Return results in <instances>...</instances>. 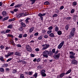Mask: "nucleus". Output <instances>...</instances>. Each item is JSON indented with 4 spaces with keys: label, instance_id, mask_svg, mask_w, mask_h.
I'll use <instances>...</instances> for the list:
<instances>
[{
    "label": "nucleus",
    "instance_id": "473e14b6",
    "mask_svg": "<svg viewBox=\"0 0 78 78\" xmlns=\"http://www.w3.org/2000/svg\"><path fill=\"white\" fill-rule=\"evenodd\" d=\"M8 64H4L3 65V67H8Z\"/></svg>",
    "mask_w": 78,
    "mask_h": 78
},
{
    "label": "nucleus",
    "instance_id": "5701e85b",
    "mask_svg": "<svg viewBox=\"0 0 78 78\" xmlns=\"http://www.w3.org/2000/svg\"><path fill=\"white\" fill-rule=\"evenodd\" d=\"M57 33L58 35H61V34H62V32L61 31H58Z\"/></svg>",
    "mask_w": 78,
    "mask_h": 78
},
{
    "label": "nucleus",
    "instance_id": "864d4df0",
    "mask_svg": "<svg viewBox=\"0 0 78 78\" xmlns=\"http://www.w3.org/2000/svg\"><path fill=\"white\" fill-rule=\"evenodd\" d=\"M18 11V9H15L14 10V12H17Z\"/></svg>",
    "mask_w": 78,
    "mask_h": 78
},
{
    "label": "nucleus",
    "instance_id": "680f3d73",
    "mask_svg": "<svg viewBox=\"0 0 78 78\" xmlns=\"http://www.w3.org/2000/svg\"><path fill=\"white\" fill-rule=\"evenodd\" d=\"M12 21H14V20L12 19H10L9 20V22H12Z\"/></svg>",
    "mask_w": 78,
    "mask_h": 78
},
{
    "label": "nucleus",
    "instance_id": "338daca9",
    "mask_svg": "<svg viewBox=\"0 0 78 78\" xmlns=\"http://www.w3.org/2000/svg\"><path fill=\"white\" fill-rule=\"evenodd\" d=\"M36 61H37V59L35 58L33 60V61H34V62H36Z\"/></svg>",
    "mask_w": 78,
    "mask_h": 78
},
{
    "label": "nucleus",
    "instance_id": "7c9ffc66",
    "mask_svg": "<svg viewBox=\"0 0 78 78\" xmlns=\"http://www.w3.org/2000/svg\"><path fill=\"white\" fill-rule=\"evenodd\" d=\"M55 51H56V49H52V52L53 53H55Z\"/></svg>",
    "mask_w": 78,
    "mask_h": 78
},
{
    "label": "nucleus",
    "instance_id": "aec40b11",
    "mask_svg": "<svg viewBox=\"0 0 78 78\" xmlns=\"http://www.w3.org/2000/svg\"><path fill=\"white\" fill-rule=\"evenodd\" d=\"M69 57L71 59H75V56L72 55H70Z\"/></svg>",
    "mask_w": 78,
    "mask_h": 78
},
{
    "label": "nucleus",
    "instance_id": "79ce46f5",
    "mask_svg": "<svg viewBox=\"0 0 78 78\" xmlns=\"http://www.w3.org/2000/svg\"><path fill=\"white\" fill-rule=\"evenodd\" d=\"M11 44L13 45H15V43L13 41H12L11 42Z\"/></svg>",
    "mask_w": 78,
    "mask_h": 78
},
{
    "label": "nucleus",
    "instance_id": "c85d7f7f",
    "mask_svg": "<svg viewBox=\"0 0 78 78\" xmlns=\"http://www.w3.org/2000/svg\"><path fill=\"white\" fill-rule=\"evenodd\" d=\"M1 34H6V31L5 30H3L1 32Z\"/></svg>",
    "mask_w": 78,
    "mask_h": 78
},
{
    "label": "nucleus",
    "instance_id": "2f4dec72",
    "mask_svg": "<svg viewBox=\"0 0 78 78\" xmlns=\"http://www.w3.org/2000/svg\"><path fill=\"white\" fill-rule=\"evenodd\" d=\"M33 75V72H29L28 75Z\"/></svg>",
    "mask_w": 78,
    "mask_h": 78
},
{
    "label": "nucleus",
    "instance_id": "9b49d317",
    "mask_svg": "<svg viewBox=\"0 0 78 78\" xmlns=\"http://www.w3.org/2000/svg\"><path fill=\"white\" fill-rule=\"evenodd\" d=\"M2 14L4 17H5L6 16V15H7V13H6V11H4L2 12Z\"/></svg>",
    "mask_w": 78,
    "mask_h": 78
},
{
    "label": "nucleus",
    "instance_id": "6e6d98bb",
    "mask_svg": "<svg viewBox=\"0 0 78 78\" xmlns=\"http://www.w3.org/2000/svg\"><path fill=\"white\" fill-rule=\"evenodd\" d=\"M33 34H31L30 35L29 38L30 39H31V38H33Z\"/></svg>",
    "mask_w": 78,
    "mask_h": 78
},
{
    "label": "nucleus",
    "instance_id": "a18cd8bd",
    "mask_svg": "<svg viewBox=\"0 0 78 78\" xmlns=\"http://www.w3.org/2000/svg\"><path fill=\"white\" fill-rule=\"evenodd\" d=\"M18 37L19 38H22V34H20Z\"/></svg>",
    "mask_w": 78,
    "mask_h": 78
},
{
    "label": "nucleus",
    "instance_id": "09e8293b",
    "mask_svg": "<svg viewBox=\"0 0 78 78\" xmlns=\"http://www.w3.org/2000/svg\"><path fill=\"white\" fill-rule=\"evenodd\" d=\"M30 56H31V57H33V58H34L35 56L33 54H30Z\"/></svg>",
    "mask_w": 78,
    "mask_h": 78
},
{
    "label": "nucleus",
    "instance_id": "c03bdc74",
    "mask_svg": "<svg viewBox=\"0 0 78 78\" xmlns=\"http://www.w3.org/2000/svg\"><path fill=\"white\" fill-rule=\"evenodd\" d=\"M21 24L23 27H25V24L23 23H21Z\"/></svg>",
    "mask_w": 78,
    "mask_h": 78
},
{
    "label": "nucleus",
    "instance_id": "2eb2a0df",
    "mask_svg": "<svg viewBox=\"0 0 78 78\" xmlns=\"http://www.w3.org/2000/svg\"><path fill=\"white\" fill-rule=\"evenodd\" d=\"M49 36L50 37H55V35L53 33H51V34H49Z\"/></svg>",
    "mask_w": 78,
    "mask_h": 78
},
{
    "label": "nucleus",
    "instance_id": "7ed1b4c3",
    "mask_svg": "<svg viewBox=\"0 0 78 78\" xmlns=\"http://www.w3.org/2000/svg\"><path fill=\"white\" fill-rule=\"evenodd\" d=\"M41 46L42 47H43L42 50H46L47 48H48L49 47V46H50V45L48 44H42Z\"/></svg>",
    "mask_w": 78,
    "mask_h": 78
},
{
    "label": "nucleus",
    "instance_id": "ea45409f",
    "mask_svg": "<svg viewBox=\"0 0 78 78\" xmlns=\"http://www.w3.org/2000/svg\"><path fill=\"white\" fill-rule=\"evenodd\" d=\"M12 59V58H9L6 61V62H9V61H11Z\"/></svg>",
    "mask_w": 78,
    "mask_h": 78
},
{
    "label": "nucleus",
    "instance_id": "9d476101",
    "mask_svg": "<svg viewBox=\"0 0 78 78\" xmlns=\"http://www.w3.org/2000/svg\"><path fill=\"white\" fill-rule=\"evenodd\" d=\"M78 63V62L75 59H73L71 61V63L72 64H77Z\"/></svg>",
    "mask_w": 78,
    "mask_h": 78
},
{
    "label": "nucleus",
    "instance_id": "e433bc0d",
    "mask_svg": "<svg viewBox=\"0 0 78 78\" xmlns=\"http://www.w3.org/2000/svg\"><path fill=\"white\" fill-rule=\"evenodd\" d=\"M52 32V30H49L48 31L47 33L48 34H50Z\"/></svg>",
    "mask_w": 78,
    "mask_h": 78
},
{
    "label": "nucleus",
    "instance_id": "20e7f679",
    "mask_svg": "<svg viewBox=\"0 0 78 78\" xmlns=\"http://www.w3.org/2000/svg\"><path fill=\"white\" fill-rule=\"evenodd\" d=\"M43 56L44 57L48 58V51H45L43 52Z\"/></svg>",
    "mask_w": 78,
    "mask_h": 78
},
{
    "label": "nucleus",
    "instance_id": "4be33fe9",
    "mask_svg": "<svg viewBox=\"0 0 78 78\" xmlns=\"http://www.w3.org/2000/svg\"><path fill=\"white\" fill-rule=\"evenodd\" d=\"M37 0H30V2H32L31 4L33 5V4L34 3V2Z\"/></svg>",
    "mask_w": 78,
    "mask_h": 78
},
{
    "label": "nucleus",
    "instance_id": "b1692460",
    "mask_svg": "<svg viewBox=\"0 0 78 78\" xmlns=\"http://www.w3.org/2000/svg\"><path fill=\"white\" fill-rule=\"evenodd\" d=\"M70 55H75V53H74L72 51L70 52Z\"/></svg>",
    "mask_w": 78,
    "mask_h": 78
},
{
    "label": "nucleus",
    "instance_id": "0eeeda50",
    "mask_svg": "<svg viewBox=\"0 0 78 78\" xmlns=\"http://www.w3.org/2000/svg\"><path fill=\"white\" fill-rule=\"evenodd\" d=\"M64 44V41H63L61 42L60 44L58 45V48L59 49H61V48H62V46H63Z\"/></svg>",
    "mask_w": 78,
    "mask_h": 78
},
{
    "label": "nucleus",
    "instance_id": "f704fd0d",
    "mask_svg": "<svg viewBox=\"0 0 78 78\" xmlns=\"http://www.w3.org/2000/svg\"><path fill=\"white\" fill-rule=\"evenodd\" d=\"M57 16H58V15L56 14H54L53 15L52 17H57Z\"/></svg>",
    "mask_w": 78,
    "mask_h": 78
},
{
    "label": "nucleus",
    "instance_id": "0e129e2a",
    "mask_svg": "<svg viewBox=\"0 0 78 78\" xmlns=\"http://www.w3.org/2000/svg\"><path fill=\"white\" fill-rule=\"evenodd\" d=\"M41 61V59L40 58H38L37 60V62H39Z\"/></svg>",
    "mask_w": 78,
    "mask_h": 78
},
{
    "label": "nucleus",
    "instance_id": "a19ab883",
    "mask_svg": "<svg viewBox=\"0 0 78 78\" xmlns=\"http://www.w3.org/2000/svg\"><path fill=\"white\" fill-rule=\"evenodd\" d=\"M42 39V37L41 36H40L38 37V39L39 40H41Z\"/></svg>",
    "mask_w": 78,
    "mask_h": 78
},
{
    "label": "nucleus",
    "instance_id": "6e6552de",
    "mask_svg": "<svg viewBox=\"0 0 78 78\" xmlns=\"http://www.w3.org/2000/svg\"><path fill=\"white\" fill-rule=\"evenodd\" d=\"M45 70L44 69H43L41 71V74L42 76H46V74L45 73Z\"/></svg>",
    "mask_w": 78,
    "mask_h": 78
},
{
    "label": "nucleus",
    "instance_id": "423d86ee",
    "mask_svg": "<svg viewBox=\"0 0 78 78\" xmlns=\"http://www.w3.org/2000/svg\"><path fill=\"white\" fill-rule=\"evenodd\" d=\"M26 47L27 50L28 51H32V49L30 47V46L29 45H26Z\"/></svg>",
    "mask_w": 78,
    "mask_h": 78
},
{
    "label": "nucleus",
    "instance_id": "13d9d810",
    "mask_svg": "<svg viewBox=\"0 0 78 78\" xmlns=\"http://www.w3.org/2000/svg\"><path fill=\"white\" fill-rule=\"evenodd\" d=\"M71 19V17H66L67 20H70V19Z\"/></svg>",
    "mask_w": 78,
    "mask_h": 78
},
{
    "label": "nucleus",
    "instance_id": "37998d69",
    "mask_svg": "<svg viewBox=\"0 0 78 78\" xmlns=\"http://www.w3.org/2000/svg\"><path fill=\"white\" fill-rule=\"evenodd\" d=\"M76 4H77V3L76 2H74L73 3V5L74 6H76Z\"/></svg>",
    "mask_w": 78,
    "mask_h": 78
},
{
    "label": "nucleus",
    "instance_id": "ddd939ff",
    "mask_svg": "<svg viewBox=\"0 0 78 78\" xmlns=\"http://www.w3.org/2000/svg\"><path fill=\"white\" fill-rule=\"evenodd\" d=\"M30 20V18H27L25 20V22L27 23H29V20Z\"/></svg>",
    "mask_w": 78,
    "mask_h": 78
},
{
    "label": "nucleus",
    "instance_id": "3c124183",
    "mask_svg": "<svg viewBox=\"0 0 78 78\" xmlns=\"http://www.w3.org/2000/svg\"><path fill=\"white\" fill-rule=\"evenodd\" d=\"M64 7L63 6H61V7L59 8L60 9H64Z\"/></svg>",
    "mask_w": 78,
    "mask_h": 78
},
{
    "label": "nucleus",
    "instance_id": "f3484780",
    "mask_svg": "<svg viewBox=\"0 0 78 78\" xmlns=\"http://www.w3.org/2000/svg\"><path fill=\"white\" fill-rule=\"evenodd\" d=\"M44 5H50V3H49V2L48 1H46L44 3Z\"/></svg>",
    "mask_w": 78,
    "mask_h": 78
},
{
    "label": "nucleus",
    "instance_id": "412c9836",
    "mask_svg": "<svg viewBox=\"0 0 78 78\" xmlns=\"http://www.w3.org/2000/svg\"><path fill=\"white\" fill-rule=\"evenodd\" d=\"M15 55H17V56H20V54L17 52H16L15 53Z\"/></svg>",
    "mask_w": 78,
    "mask_h": 78
},
{
    "label": "nucleus",
    "instance_id": "cd10ccee",
    "mask_svg": "<svg viewBox=\"0 0 78 78\" xmlns=\"http://www.w3.org/2000/svg\"><path fill=\"white\" fill-rule=\"evenodd\" d=\"M20 78H24V75L22 74H21Z\"/></svg>",
    "mask_w": 78,
    "mask_h": 78
},
{
    "label": "nucleus",
    "instance_id": "bb28decb",
    "mask_svg": "<svg viewBox=\"0 0 78 78\" xmlns=\"http://www.w3.org/2000/svg\"><path fill=\"white\" fill-rule=\"evenodd\" d=\"M8 28H12V26L11 25H9L8 27Z\"/></svg>",
    "mask_w": 78,
    "mask_h": 78
},
{
    "label": "nucleus",
    "instance_id": "72a5a7b5",
    "mask_svg": "<svg viewBox=\"0 0 78 78\" xmlns=\"http://www.w3.org/2000/svg\"><path fill=\"white\" fill-rule=\"evenodd\" d=\"M10 31H11V30L7 29L5 31L6 33H9V32H10Z\"/></svg>",
    "mask_w": 78,
    "mask_h": 78
},
{
    "label": "nucleus",
    "instance_id": "774afa93",
    "mask_svg": "<svg viewBox=\"0 0 78 78\" xmlns=\"http://www.w3.org/2000/svg\"><path fill=\"white\" fill-rule=\"evenodd\" d=\"M22 63L24 64H27V62H25L24 61H23L22 62Z\"/></svg>",
    "mask_w": 78,
    "mask_h": 78
},
{
    "label": "nucleus",
    "instance_id": "f03ea898",
    "mask_svg": "<svg viewBox=\"0 0 78 78\" xmlns=\"http://www.w3.org/2000/svg\"><path fill=\"white\" fill-rule=\"evenodd\" d=\"M14 55V52L9 51V52L7 53V55L5 54V56L6 58H8L9 56H11L12 55Z\"/></svg>",
    "mask_w": 78,
    "mask_h": 78
},
{
    "label": "nucleus",
    "instance_id": "bf43d9fd",
    "mask_svg": "<svg viewBox=\"0 0 78 78\" xmlns=\"http://www.w3.org/2000/svg\"><path fill=\"white\" fill-rule=\"evenodd\" d=\"M39 35V33L37 32L34 34V36H37V35Z\"/></svg>",
    "mask_w": 78,
    "mask_h": 78
},
{
    "label": "nucleus",
    "instance_id": "39448f33",
    "mask_svg": "<svg viewBox=\"0 0 78 78\" xmlns=\"http://www.w3.org/2000/svg\"><path fill=\"white\" fill-rule=\"evenodd\" d=\"M27 16V15L23 13H21L17 15V17L18 18H19L21 17H23L24 16Z\"/></svg>",
    "mask_w": 78,
    "mask_h": 78
},
{
    "label": "nucleus",
    "instance_id": "5fc2aeb1",
    "mask_svg": "<svg viewBox=\"0 0 78 78\" xmlns=\"http://www.w3.org/2000/svg\"><path fill=\"white\" fill-rule=\"evenodd\" d=\"M38 16H39V17H41L42 16V14L41 13H39L38 14Z\"/></svg>",
    "mask_w": 78,
    "mask_h": 78
},
{
    "label": "nucleus",
    "instance_id": "69168bd1",
    "mask_svg": "<svg viewBox=\"0 0 78 78\" xmlns=\"http://www.w3.org/2000/svg\"><path fill=\"white\" fill-rule=\"evenodd\" d=\"M44 38H47L48 37V35H46L44 36Z\"/></svg>",
    "mask_w": 78,
    "mask_h": 78
},
{
    "label": "nucleus",
    "instance_id": "4468645a",
    "mask_svg": "<svg viewBox=\"0 0 78 78\" xmlns=\"http://www.w3.org/2000/svg\"><path fill=\"white\" fill-rule=\"evenodd\" d=\"M72 72V69H69L65 74L66 75H67V74H69V73H71Z\"/></svg>",
    "mask_w": 78,
    "mask_h": 78
},
{
    "label": "nucleus",
    "instance_id": "dca6fc26",
    "mask_svg": "<svg viewBox=\"0 0 78 78\" xmlns=\"http://www.w3.org/2000/svg\"><path fill=\"white\" fill-rule=\"evenodd\" d=\"M34 27H31L30 30L29 32L30 33H32L33 32V31L34 30Z\"/></svg>",
    "mask_w": 78,
    "mask_h": 78
},
{
    "label": "nucleus",
    "instance_id": "a211bd4d",
    "mask_svg": "<svg viewBox=\"0 0 78 78\" xmlns=\"http://www.w3.org/2000/svg\"><path fill=\"white\" fill-rule=\"evenodd\" d=\"M65 75V73H62L60 75V77H63V76H64Z\"/></svg>",
    "mask_w": 78,
    "mask_h": 78
},
{
    "label": "nucleus",
    "instance_id": "f257e3e1",
    "mask_svg": "<svg viewBox=\"0 0 78 78\" xmlns=\"http://www.w3.org/2000/svg\"><path fill=\"white\" fill-rule=\"evenodd\" d=\"M75 30H76V29L75 27L73 28L72 29V30L70 33V35L72 36V37L74 36V35L75 34Z\"/></svg>",
    "mask_w": 78,
    "mask_h": 78
},
{
    "label": "nucleus",
    "instance_id": "8fccbe9b",
    "mask_svg": "<svg viewBox=\"0 0 78 78\" xmlns=\"http://www.w3.org/2000/svg\"><path fill=\"white\" fill-rule=\"evenodd\" d=\"M23 37H27V34H24L23 35Z\"/></svg>",
    "mask_w": 78,
    "mask_h": 78
},
{
    "label": "nucleus",
    "instance_id": "58836bf2",
    "mask_svg": "<svg viewBox=\"0 0 78 78\" xmlns=\"http://www.w3.org/2000/svg\"><path fill=\"white\" fill-rule=\"evenodd\" d=\"M0 59L1 61H4V60L3 59V57H1V58H0Z\"/></svg>",
    "mask_w": 78,
    "mask_h": 78
},
{
    "label": "nucleus",
    "instance_id": "c9c22d12",
    "mask_svg": "<svg viewBox=\"0 0 78 78\" xmlns=\"http://www.w3.org/2000/svg\"><path fill=\"white\" fill-rule=\"evenodd\" d=\"M35 50L36 51H39L40 50V49L39 48H36Z\"/></svg>",
    "mask_w": 78,
    "mask_h": 78
},
{
    "label": "nucleus",
    "instance_id": "49530a36",
    "mask_svg": "<svg viewBox=\"0 0 78 78\" xmlns=\"http://www.w3.org/2000/svg\"><path fill=\"white\" fill-rule=\"evenodd\" d=\"M53 29V27L51 26L48 28V30H52Z\"/></svg>",
    "mask_w": 78,
    "mask_h": 78
},
{
    "label": "nucleus",
    "instance_id": "4d7b16f0",
    "mask_svg": "<svg viewBox=\"0 0 78 78\" xmlns=\"http://www.w3.org/2000/svg\"><path fill=\"white\" fill-rule=\"evenodd\" d=\"M19 30L20 31H22L23 30V28L22 27H20L19 28Z\"/></svg>",
    "mask_w": 78,
    "mask_h": 78
},
{
    "label": "nucleus",
    "instance_id": "e2e57ef3",
    "mask_svg": "<svg viewBox=\"0 0 78 78\" xmlns=\"http://www.w3.org/2000/svg\"><path fill=\"white\" fill-rule=\"evenodd\" d=\"M9 47H6L5 48V50H9Z\"/></svg>",
    "mask_w": 78,
    "mask_h": 78
},
{
    "label": "nucleus",
    "instance_id": "393cba45",
    "mask_svg": "<svg viewBox=\"0 0 78 78\" xmlns=\"http://www.w3.org/2000/svg\"><path fill=\"white\" fill-rule=\"evenodd\" d=\"M75 12V9H72L71 11V14H72V13H73Z\"/></svg>",
    "mask_w": 78,
    "mask_h": 78
},
{
    "label": "nucleus",
    "instance_id": "c756f323",
    "mask_svg": "<svg viewBox=\"0 0 78 78\" xmlns=\"http://www.w3.org/2000/svg\"><path fill=\"white\" fill-rule=\"evenodd\" d=\"M0 71L1 72H4V69L2 68H0Z\"/></svg>",
    "mask_w": 78,
    "mask_h": 78
},
{
    "label": "nucleus",
    "instance_id": "4c0bfd02",
    "mask_svg": "<svg viewBox=\"0 0 78 78\" xmlns=\"http://www.w3.org/2000/svg\"><path fill=\"white\" fill-rule=\"evenodd\" d=\"M34 76L35 78H36L37 77V73H35L34 75Z\"/></svg>",
    "mask_w": 78,
    "mask_h": 78
},
{
    "label": "nucleus",
    "instance_id": "052dcab7",
    "mask_svg": "<svg viewBox=\"0 0 78 78\" xmlns=\"http://www.w3.org/2000/svg\"><path fill=\"white\" fill-rule=\"evenodd\" d=\"M15 4V3L14 2H13L10 5V6H14V5Z\"/></svg>",
    "mask_w": 78,
    "mask_h": 78
},
{
    "label": "nucleus",
    "instance_id": "f8f14e48",
    "mask_svg": "<svg viewBox=\"0 0 78 78\" xmlns=\"http://www.w3.org/2000/svg\"><path fill=\"white\" fill-rule=\"evenodd\" d=\"M55 30L56 32H58L59 31V27H55Z\"/></svg>",
    "mask_w": 78,
    "mask_h": 78
},
{
    "label": "nucleus",
    "instance_id": "de8ad7c7",
    "mask_svg": "<svg viewBox=\"0 0 78 78\" xmlns=\"http://www.w3.org/2000/svg\"><path fill=\"white\" fill-rule=\"evenodd\" d=\"M16 46H17L18 47L20 48V47H22V46H21L20 44H17Z\"/></svg>",
    "mask_w": 78,
    "mask_h": 78
},
{
    "label": "nucleus",
    "instance_id": "603ef678",
    "mask_svg": "<svg viewBox=\"0 0 78 78\" xmlns=\"http://www.w3.org/2000/svg\"><path fill=\"white\" fill-rule=\"evenodd\" d=\"M66 30H67L69 29V26L68 25H66Z\"/></svg>",
    "mask_w": 78,
    "mask_h": 78
},
{
    "label": "nucleus",
    "instance_id": "6ab92c4d",
    "mask_svg": "<svg viewBox=\"0 0 78 78\" xmlns=\"http://www.w3.org/2000/svg\"><path fill=\"white\" fill-rule=\"evenodd\" d=\"M7 37H12V38L14 37V36L12 35L11 34H8L7 35Z\"/></svg>",
    "mask_w": 78,
    "mask_h": 78
},
{
    "label": "nucleus",
    "instance_id": "a878e982",
    "mask_svg": "<svg viewBox=\"0 0 78 78\" xmlns=\"http://www.w3.org/2000/svg\"><path fill=\"white\" fill-rule=\"evenodd\" d=\"M9 19V17L8 16H7L5 17L3 19V20H8Z\"/></svg>",
    "mask_w": 78,
    "mask_h": 78
},
{
    "label": "nucleus",
    "instance_id": "1a4fd4ad",
    "mask_svg": "<svg viewBox=\"0 0 78 78\" xmlns=\"http://www.w3.org/2000/svg\"><path fill=\"white\" fill-rule=\"evenodd\" d=\"M60 56V53H58L56 55L53 56V57L55 59H57L58 58H59V57Z\"/></svg>",
    "mask_w": 78,
    "mask_h": 78
}]
</instances>
